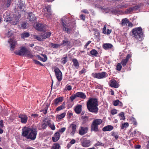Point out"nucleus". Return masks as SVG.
<instances>
[{
    "label": "nucleus",
    "instance_id": "56",
    "mask_svg": "<svg viewBox=\"0 0 149 149\" xmlns=\"http://www.w3.org/2000/svg\"><path fill=\"white\" fill-rule=\"evenodd\" d=\"M132 57V55L130 54H128L127 55L126 58L125 59V60H127V61H128L129 59L131 58Z\"/></svg>",
    "mask_w": 149,
    "mask_h": 149
},
{
    "label": "nucleus",
    "instance_id": "53",
    "mask_svg": "<svg viewBox=\"0 0 149 149\" xmlns=\"http://www.w3.org/2000/svg\"><path fill=\"white\" fill-rule=\"evenodd\" d=\"M72 87L70 85H67L65 87V89L66 90L70 91L71 90Z\"/></svg>",
    "mask_w": 149,
    "mask_h": 149
},
{
    "label": "nucleus",
    "instance_id": "49",
    "mask_svg": "<svg viewBox=\"0 0 149 149\" xmlns=\"http://www.w3.org/2000/svg\"><path fill=\"white\" fill-rule=\"evenodd\" d=\"M111 113L112 115H114L117 113V110L116 109H113L111 111Z\"/></svg>",
    "mask_w": 149,
    "mask_h": 149
},
{
    "label": "nucleus",
    "instance_id": "43",
    "mask_svg": "<svg viewBox=\"0 0 149 149\" xmlns=\"http://www.w3.org/2000/svg\"><path fill=\"white\" fill-rule=\"evenodd\" d=\"M48 109V107L47 105H46V107H45L44 109L42 110L41 111L44 114H46L47 112V111Z\"/></svg>",
    "mask_w": 149,
    "mask_h": 149
},
{
    "label": "nucleus",
    "instance_id": "3",
    "mask_svg": "<svg viewBox=\"0 0 149 149\" xmlns=\"http://www.w3.org/2000/svg\"><path fill=\"white\" fill-rule=\"evenodd\" d=\"M102 122V120L100 119L95 118L93 121L91 125V131L97 132L99 131L98 126Z\"/></svg>",
    "mask_w": 149,
    "mask_h": 149
},
{
    "label": "nucleus",
    "instance_id": "55",
    "mask_svg": "<svg viewBox=\"0 0 149 149\" xmlns=\"http://www.w3.org/2000/svg\"><path fill=\"white\" fill-rule=\"evenodd\" d=\"M72 130L76 131V130L77 127V126L75 124H71Z\"/></svg>",
    "mask_w": 149,
    "mask_h": 149
},
{
    "label": "nucleus",
    "instance_id": "59",
    "mask_svg": "<svg viewBox=\"0 0 149 149\" xmlns=\"http://www.w3.org/2000/svg\"><path fill=\"white\" fill-rule=\"evenodd\" d=\"M69 143L72 145L75 143L76 141L75 139H72Z\"/></svg>",
    "mask_w": 149,
    "mask_h": 149
},
{
    "label": "nucleus",
    "instance_id": "46",
    "mask_svg": "<svg viewBox=\"0 0 149 149\" xmlns=\"http://www.w3.org/2000/svg\"><path fill=\"white\" fill-rule=\"evenodd\" d=\"M33 61L36 64L39 65L41 66H43V65L42 63L38 61L35 60H33Z\"/></svg>",
    "mask_w": 149,
    "mask_h": 149
},
{
    "label": "nucleus",
    "instance_id": "23",
    "mask_svg": "<svg viewBox=\"0 0 149 149\" xmlns=\"http://www.w3.org/2000/svg\"><path fill=\"white\" fill-rule=\"evenodd\" d=\"M129 22V19L127 18L123 19L121 20L120 24L123 26L125 25H127V24Z\"/></svg>",
    "mask_w": 149,
    "mask_h": 149
},
{
    "label": "nucleus",
    "instance_id": "22",
    "mask_svg": "<svg viewBox=\"0 0 149 149\" xmlns=\"http://www.w3.org/2000/svg\"><path fill=\"white\" fill-rule=\"evenodd\" d=\"M112 47L113 45L111 44L110 43L104 44L102 45L103 48L105 50L111 48Z\"/></svg>",
    "mask_w": 149,
    "mask_h": 149
},
{
    "label": "nucleus",
    "instance_id": "25",
    "mask_svg": "<svg viewBox=\"0 0 149 149\" xmlns=\"http://www.w3.org/2000/svg\"><path fill=\"white\" fill-rule=\"evenodd\" d=\"M65 102H63L62 105L58 107L56 109V111H58L64 109L65 108Z\"/></svg>",
    "mask_w": 149,
    "mask_h": 149
},
{
    "label": "nucleus",
    "instance_id": "50",
    "mask_svg": "<svg viewBox=\"0 0 149 149\" xmlns=\"http://www.w3.org/2000/svg\"><path fill=\"white\" fill-rule=\"evenodd\" d=\"M111 135L114 137L116 139L118 138V135L116 134L114 132H113L112 133Z\"/></svg>",
    "mask_w": 149,
    "mask_h": 149
},
{
    "label": "nucleus",
    "instance_id": "26",
    "mask_svg": "<svg viewBox=\"0 0 149 149\" xmlns=\"http://www.w3.org/2000/svg\"><path fill=\"white\" fill-rule=\"evenodd\" d=\"M72 61L73 62V65L76 68H78L79 67V63L77 60L76 58H74L72 59Z\"/></svg>",
    "mask_w": 149,
    "mask_h": 149
},
{
    "label": "nucleus",
    "instance_id": "40",
    "mask_svg": "<svg viewBox=\"0 0 149 149\" xmlns=\"http://www.w3.org/2000/svg\"><path fill=\"white\" fill-rule=\"evenodd\" d=\"M122 66L120 63H118L116 69L118 71H120L121 70Z\"/></svg>",
    "mask_w": 149,
    "mask_h": 149
},
{
    "label": "nucleus",
    "instance_id": "37",
    "mask_svg": "<svg viewBox=\"0 0 149 149\" xmlns=\"http://www.w3.org/2000/svg\"><path fill=\"white\" fill-rule=\"evenodd\" d=\"M140 40H143L144 37V32L142 31V28L140 27Z\"/></svg>",
    "mask_w": 149,
    "mask_h": 149
},
{
    "label": "nucleus",
    "instance_id": "24",
    "mask_svg": "<svg viewBox=\"0 0 149 149\" xmlns=\"http://www.w3.org/2000/svg\"><path fill=\"white\" fill-rule=\"evenodd\" d=\"M51 34V33L50 32H45L41 35L42 38L44 39H45L50 37Z\"/></svg>",
    "mask_w": 149,
    "mask_h": 149
},
{
    "label": "nucleus",
    "instance_id": "6",
    "mask_svg": "<svg viewBox=\"0 0 149 149\" xmlns=\"http://www.w3.org/2000/svg\"><path fill=\"white\" fill-rule=\"evenodd\" d=\"M132 36L136 39L138 40L140 38V27L135 28L132 30Z\"/></svg>",
    "mask_w": 149,
    "mask_h": 149
},
{
    "label": "nucleus",
    "instance_id": "38",
    "mask_svg": "<svg viewBox=\"0 0 149 149\" xmlns=\"http://www.w3.org/2000/svg\"><path fill=\"white\" fill-rule=\"evenodd\" d=\"M128 61L125 59H123L121 61V64L124 67L126 66Z\"/></svg>",
    "mask_w": 149,
    "mask_h": 149
},
{
    "label": "nucleus",
    "instance_id": "39",
    "mask_svg": "<svg viewBox=\"0 0 149 149\" xmlns=\"http://www.w3.org/2000/svg\"><path fill=\"white\" fill-rule=\"evenodd\" d=\"M67 56H65V57H63L62 59V61H61V63L63 64H64L66 63L67 62Z\"/></svg>",
    "mask_w": 149,
    "mask_h": 149
},
{
    "label": "nucleus",
    "instance_id": "44",
    "mask_svg": "<svg viewBox=\"0 0 149 149\" xmlns=\"http://www.w3.org/2000/svg\"><path fill=\"white\" fill-rule=\"evenodd\" d=\"M49 127L53 130H54L56 128L54 123H53L52 124L50 123Z\"/></svg>",
    "mask_w": 149,
    "mask_h": 149
},
{
    "label": "nucleus",
    "instance_id": "36",
    "mask_svg": "<svg viewBox=\"0 0 149 149\" xmlns=\"http://www.w3.org/2000/svg\"><path fill=\"white\" fill-rule=\"evenodd\" d=\"M118 116H119L120 119L121 120H125V118L123 112H121L118 114Z\"/></svg>",
    "mask_w": 149,
    "mask_h": 149
},
{
    "label": "nucleus",
    "instance_id": "19",
    "mask_svg": "<svg viewBox=\"0 0 149 149\" xmlns=\"http://www.w3.org/2000/svg\"><path fill=\"white\" fill-rule=\"evenodd\" d=\"M29 18L30 21L32 22L34 21H35L36 18L35 15L32 13H29Z\"/></svg>",
    "mask_w": 149,
    "mask_h": 149
},
{
    "label": "nucleus",
    "instance_id": "16",
    "mask_svg": "<svg viewBox=\"0 0 149 149\" xmlns=\"http://www.w3.org/2000/svg\"><path fill=\"white\" fill-rule=\"evenodd\" d=\"M76 95L77 97H79L82 99H85L86 97V95L84 93L82 92H77L76 93Z\"/></svg>",
    "mask_w": 149,
    "mask_h": 149
},
{
    "label": "nucleus",
    "instance_id": "30",
    "mask_svg": "<svg viewBox=\"0 0 149 149\" xmlns=\"http://www.w3.org/2000/svg\"><path fill=\"white\" fill-rule=\"evenodd\" d=\"M129 126V123L127 122L123 123L121 126V129H125Z\"/></svg>",
    "mask_w": 149,
    "mask_h": 149
},
{
    "label": "nucleus",
    "instance_id": "48",
    "mask_svg": "<svg viewBox=\"0 0 149 149\" xmlns=\"http://www.w3.org/2000/svg\"><path fill=\"white\" fill-rule=\"evenodd\" d=\"M44 123L47 126H49L50 123H51V120H46L44 121Z\"/></svg>",
    "mask_w": 149,
    "mask_h": 149
},
{
    "label": "nucleus",
    "instance_id": "63",
    "mask_svg": "<svg viewBox=\"0 0 149 149\" xmlns=\"http://www.w3.org/2000/svg\"><path fill=\"white\" fill-rule=\"evenodd\" d=\"M42 55L44 57V58H43L44 59V61H46L47 59V58L46 55L44 54H42Z\"/></svg>",
    "mask_w": 149,
    "mask_h": 149
},
{
    "label": "nucleus",
    "instance_id": "12",
    "mask_svg": "<svg viewBox=\"0 0 149 149\" xmlns=\"http://www.w3.org/2000/svg\"><path fill=\"white\" fill-rule=\"evenodd\" d=\"M45 24L38 23L36 24L35 26V29L39 31H43L45 29Z\"/></svg>",
    "mask_w": 149,
    "mask_h": 149
},
{
    "label": "nucleus",
    "instance_id": "28",
    "mask_svg": "<svg viewBox=\"0 0 149 149\" xmlns=\"http://www.w3.org/2000/svg\"><path fill=\"white\" fill-rule=\"evenodd\" d=\"M50 45L51 47L54 48H57L61 46V44H54L50 43Z\"/></svg>",
    "mask_w": 149,
    "mask_h": 149
},
{
    "label": "nucleus",
    "instance_id": "27",
    "mask_svg": "<svg viewBox=\"0 0 149 149\" xmlns=\"http://www.w3.org/2000/svg\"><path fill=\"white\" fill-rule=\"evenodd\" d=\"M66 114L65 112H64L61 114L57 115L56 117V118L58 120H61L65 117Z\"/></svg>",
    "mask_w": 149,
    "mask_h": 149
},
{
    "label": "nucleus",
    "instance_id": "15",
    "mask_svg": "<svg viewBox=\"0 0 149 149\" xmlns=\"http://www.w3.org/2000/svg\"><path fill=\"white\" fill-rule=\"evenodd\" d=\"M60 137V134L58 132L55 133L53 136L52 137V139L54 142H56L58 141Z\"/></svg>",
    "mask_w": 149,
    "mask_h": 149
},
{
    "label": "nucleus",
    "instance_id": "33",
    "mask_svg": "<svg viewBox=\"0 0 149 149\" xmlns=\"http://www.w3.org/2000/svg\"><path fill=\"white\" fill-rule=\"evenodd\" d=\"M30 36L28 32L23 33L21 34L22 38L24 39L25 38L29 37Z\"/></svg>",
    "mask_w": 149,
    "mask_h": 149
},
{
    "label": "nucleus",
    "instance_id": "35",
    "mask_svg": "<svg viewBox=\"0 0 149 149\" xmlns=\"http://www.w3.org/2000/svg\"><path fill=\"white\" fill-rule=\"evenodd\" d=\"M59 144L58 143H55L53 145L51 149H59L60 148Z\"/></svg>",
    "mask_w": 149,
    "mask_h": 149
},
{
    "label": "nucleus",
    "instance_id": "57",
    "mask_svg": "<svg viewBox=\"0 0 149 149\" xmlns=\"http://www.w3.org/2000/svg\"><path fill=\"white\" fill-rule=\"evenodd\" d=\"M66 128L64 127L59 130V132L61 133L63 132L65 130Z\"/></svg>",
    "mask_w": 149,
    "mask_h": 149
},
{
    "label": "nucleus",
    "instance_id": "20",
    "mask_svg": "<svg viewBox=\"0 0 149 149\" xmlns=\"http://www.w3.org/2000/svg\"><path fill=\"white\" fill-rule=\"evenodd\" d=\"M113 129V126L111 125H108L104 127L102 129V130L104 131H110Z\"/></svg>",
    "mask_w": 149,
    "mask_h": 149
},
{
    "label": "nucleus",
    "instance_id": "5",
    "mask_svg": "<svg viewBox=\"0 0 149 149\" xmlns=\"http://www.w3.org/2000/svg\"><path fill=\"white\" fill-rule=\"evenodd\" d=\"M92 76L95 78L97 79H102L107 76L106 72H102L98 73H93L92 74Z\"/></svg>",
    "mask_w": 149,
    "mask_h": 149
},
{
    "label": "nucleus",
    "instance_id": "10",
    "mask_svg": "<svg viewBox=\"0 0 149 149\" xmlns=\"http://www.w3.org/2000/svg\"><path fill=\"white\" fill-rule=\"evenodd\" d=\"M18 117L20 119V122L23 124H25L27 121L28 118L27 116L24 113L20 114Z\"/></svg>",
    "mask_w": 149,
    "mask_h": 149
},
{
    "label": "nucleus",
    "instance_id": "60",
    "mask_svg": "<svg viewBox=\"0 0 149 149\" xmlns=\"http://www.w3.org/2000/svg\"><path fill=\"white\" fill-rule=\"evenodd\" d=\"M86 72V70L85 69H83L82 70H81L79 72V73L81 74H83V73H84Z\"/></svg>",
    "mask_w": 149,
    "mask_h": 149
},
{
    "label": "nucleus",
    "instance_id": "11",
    "mask_svg": "<svg viewBox=\"0 0 149 149\" xmlns=\"http://www.w3.org/2000/svg\"><path fill=\"white\" fill-rule=\"evenodd\" d=\"M88 129L87 127H80L79 130V134L80 135H83L86 134L88 131Z\"/></svg>",
    "mask_w": 149,
    "mask_h": 149
},
{
    "label": "nucleus",
    "instance_id": "13",
    "mask_svg": "<svg viewBox=\"0 0 149 149\" xmlns=\"http://www.w3.org/2000/svg\"><path fill=\"white\" fill-rule=\"evenodd\" d=\"M81 144L83 147L85 148L89 147L91 145L90 141L87 139H84L81 141Z\"/></svg>",
    "mask_w": 149,
    "mask_h": 149
},
{
    "label": "nucleus",
    "instance_id": "18",
    "mask_svg": "<svg viewBox=\"0 0 149 149\" xmlns=\"http://www.w3.org/2000/svg\"><path fill=\"white\" fill-rule=\"evenodd\" d=\"M63 100V98L61 97H59L54 100L53 102L55 106H57L59 102H61Z\"/></svg>",
    "mask_w": 149,
    "mask_h": 149
},
{
    "label": "nucleus",
    "instance_id": "4",
    "mask_svg": "<svg viewBox=\"0 0 149 149\" xmlns=\"http://www.w3.org/2000/svg\"><path fill=\"white\" fill-rule=\"evenodd\" d=\"M70 19L66 15L65 16L61 19L62 25L63 26V29L65 32L68 33H70V30L68 28L66 27V26H68V24Z\"/></svg>",
    "mask_w": 149,
    "mask_h": 149
},
{
    "label": "nucleus",
    "instance_id": "2",
    "mask_svg": "<svg viewBox=\"0 0 149 149\" xmlns=\"http://www.w3.org/2000/svg\"><path fill=\"white\" fill-rule=\"evenodd\" d=\"M97 100L96 98H90L87 102V107L88 111L91 112L97 113L99 109L98 107Z\"/></svg>",
    "mask_w": 149,
    "mask_h": 149
},
{
    "label": "nucleus",
    "instance_id": "52",
    "mask_svg": "<svg viewBox=\"0 0 149 149\" xmlns=\"http://www.w3.org/2000/svg\"><path fill=\"white\" fill-rule=\"evenodd\" d=\"M95 146H104V144L101 142L98 141L95 145Z\"/></svg>",
    "mask_w": 149,
    "mask_h": 149
},
{
    "label": "nucleus",
    "instance_id": "64",
    "mask_svg": "<svg viewBox=\"0 0 149 149\" xmlns=\"http://www.w3.org/2000/svg\"><path fill=\"white\" fill-rule=\"evenodd\" d=\"M128 26L129 27L132 28L133 26V24L131 23V22L129 21V22L128 23Z\"/></svg>",
    "mask_w": 149,
    "mask_h": 149
},
{
    "label": "nucleus",
    "instance_id": "51",
    "mask_svg": "<svg viewBox=\"0 0 149 149\" xmlns=\"http://www.w3.org/2000/svg\"><path fill=\"white\" fill-rule=\"evenodd\" d=\"M68 41L67 40H63L62 42V43L61 44V45H63V46H65L67 44H68Z\"/></svg>",
    "mask_w": 149,
    "mask_h": 149
},
{
    "label": "nucleus",
    "instance_id": "32",
    "mask_svg": "<svg viewBox=\"0 0 149 149\" xmlns=\"http://www.w3.org/2000/svg\"><path fill=\"white\" fill-rule=\"evenodd\" d=\"M90 53L92 55L96 56L98 54V52L95 49H93L90 52Z\"/></svg>",
    "mask_w": 149,
    "mask_h": 149
},
{
    "label": "nucleus",
    "instance_id": "45",
    "mask_svg": "<svg viewBox=\"0 0 149 149\" xmlns=\"http://www.w3.org/2000/svg\"><path fill=\"white\" fill-rule=\"evenodd\" d=\"M77 97L76 95V93L74 95H72V96H71L70 97V99L72 101Z\"/></svg>",
    "mask_w": 149,
    "mask_h": 149
},
{
    "label": "nucleus",
    "instance_id": "34",
    "mask_svg": "<svg viewBox=\"0 0 149 149\" xmlns=\"http://www.w3.org/2000/svg\"><path fill=\"white\" fill-rule=\"evenodd\" d=\"M5 21L6 22H8V23H11V22L12 21V19L10 15L7 16L6 18L5 19Z\"/></svg>",
    "mask_w": 149,
    "mask_h": 149
},
{
    "label": "nucleus",
    "instance_id": "41",
    "mask_svg": "<svg viewBox=\"0 0 149 149\" xmlns=\"http://www.w3.org/2000/svg\"><path fill=\"white\" fill-rule=\"evenodd\" d=\"M130 122H131V124H133L134 125H136L137 124L135 119L133 117H132L130 118Z\"/></svg>",
    "mask_w": 149,
    "mask_h": 149
},
{
    "label": "nucleus",
    "instance_id": "42",
    "mask_svg": "<svg viewBox=\"0 0 149 149\" xmlns=\"http://www.w3.org/2000/svg\"><path fill=\"white\" fill-rule=\"evenodd\" d=\"M135 8L136 7H133L127 9V13H130L131 12L135 9Z\"/></svg>",
    "mask_w": 149,
    "mask_h": 149
},
{
    "label": "nucleus",
    "instance_id": "8",
    "mask_svg": "<svg viewBox=\"0 0 149 149\" xmlns=\"http://www.w3.org/2000/svg\"><path fill=\"white\" fill-rule=\"evenodd\" d=\"M54 72L55 75L58 80L59 81H61L62 79V73L59 69L57 68H55Z\"/></svg>",
    "mask_w": 149,
    "mask_h": 149
},
{
    "label": "nucleus",
    "instance_id": "54",
    "mask_svg": "<svg viewBox=\"0 0 149 149\" xmlns=\"http://www.w3.org/2000/svg\"><path fill=\"white\" fill-rule=\"evenodd\" d=\"M27 26V23H22L21 24V27L24 29H25L26 28V27Z\"/></svg>",
    "mask_w": 149,
    "mask_h": 149
},
{
    "label": "nucleus",
    "instance_id": "14",
    "mask_svg": "<svg viewBox=\"0 0 149 149\" xmlns=\"http://www.w3.org/2000/svg\"><path fill=\"white\" fill-rule=\"evenodd\" d=\"M109 84L110 86L115 88H118L119 87L118 84L116 81L113 79H111L110 80V82L109 83Z\"/></svg>",
    "mask_w": 149,
    "mask_h": 149
},
{
    "label": "nucleus",
    "instance_id": "7",
    "mask_svg": "<svg viewBox=\"0 0 149 149\" xmlns=\"http://www.w3.org/2000/svg\"><path fill=\"white\" fill-rule=\"evenodd\" d=\"M8 42L10 44V49L13 51L15 48V46L17 45V41L14 38H10L8 40Z\"/></svg>",
    "mask_w": 149,
    "mask_h": 149
},
{
    "label": "nucleus",
    "instance_id": "21",
    "mask_svg": "<svg viewBox=\"0 0 149 149\" xmlns=\"http://www.w3.org/2000/svg\"><path fill=\"white\" fill-rule=\"evenodd\" d=\"M45 8L47 10V11L48 12L47 14L46 15V16L47 18H49L50 15H52L50 7L49 6H46Z\"/></svg>",
    "mask_w": 149,
    "mask_h": 149
},
{
    "label": "nucleus",
    "instance_id": "62",
    "mask_svg": "<svg viewBox=\"0 0 149 149\" xmlns=\"http://www.w3.org/2000/svg\"><path fill=\"white\" fill-rule=\"evenodd\" d=\"M37 57H38V59L39 60H40V61H42L44 62H45V61H44V58H42L40 56H38Z\"/></svg>",
    "mask_w": 149,
    "mask_h": 149
},
{
    "label": "nucleus",
    "instance_id": "31",
    "mask_svg": "<svg viewBox=\"0 0 149 149\" xmlns=\"http://www.w3.org/2000/svg\"><path fill=\"white\" fill-rule=\"evenodd\" d=\"M19 19L18 17L13 18L11 23L14 25H16L19 22Z\"/></svg>",
    "mask_w": 149,
    "mask_h": 149
},
{
    "label": "nucleus",
    "instance_id": "58",
    "mask_svg": "<svg viewBox=\"0 0 149 149\" xmlns=\"http://www.w3.org/2000/svg\"><path fill=\"white\" fill-rule=\"evenodd\" d=\"M106 27L105 25L104 26V28L103 29V33L106 34H107V32L106 31Z\"/></svg>",
    "mask_w": 149,
    "mask_h": 149
},
{
    "label": "nucleus",
    "instance_id": "9",
    "mask_svg": "<svg viewBox=\"0 0 149 149\" xmlns=\"http://www.w3.org/2000/svg\"><path fill=\"white\" fill-rule=\"evenodd\" d=\"M27 50V49L25 47H22L19 50L15 51V53L17 55L20 56H25Z\"/></svg>",
    "mask_w": 149,
    "mask_h": 149
},
{
    "label": "nucleus",
    "instance_id": "61",
    "mask_svg": "<svg viewBox=\"0 0 149 149\" xmlns=\"http://www.w3.org/2000/svg\"><path fill=\"white\" fill-rule=\"evenodd\" d=\"M19 7L21 9H23V10H22V11H23L24 10V5L23 4H22L21 3L19 4Z\"/></svg>",
    "mask_w": 149,
    "mask_h": 149
},
{
    "label": "nucleus",
    "instance_id": "29",
    "mask_svg": "<svg viewBox=\"0 0 149 149\" xmlns=\"http://www.w3.org/2000/svg\"><path fill=\"white\" fill-rule=\"evenodd\" d=\"M25 56H26L27 57L29 58H32L33 57V55L31 54V50L28 49L26 51Z\"/></svg>",
    "mask_w": 149,
    "mask_h": 149
},
{
    "label": "nucleus",
    "instance_id": "17",
    "mask_svg": "<svg viewBox=\"0 0 149 149\" xmlns=\"http://www.w3.org/2000/svg\"><path fill=\"white\" fill-rule=\"evenodd\" d=\"M74 110L77 114L80 113L82 111V105H78L74 107Z\"/></svg>",
    "mask_w": 149,
    "mask_h": 149
},
{
    "label": "nucleus",
    "instance_id": "1",
    "mask_svg": "<svg viewBox=\"0 0 149 149\" xmlns=\"http://www.w3.org/2000/svg\"><path fill=\"white\" fill-rule=\"evenodd\" d=\"M37 131L34 128H31L29 127L25 126L22 129V135L27 139L34 140L36 136Z\"/></svg>",
    "mask_w": 149,
    "mask_h": 149
},
{
    "label": "nucleus",
    "instance_id": "47",
    "mask_svg": "<svg viewBox=\"0 0 149 149\" xmlns=\"http://www.w3.org/2000/svg\"><path fill=\"white\" fill-rule=\"evenodd\" d=\"M120 101L118 100H116L113 102V105L115 106H117L119 104Z\"/></svg>",
    "mask_w": 149,
    "mask_h": 149
}]
</instances>
